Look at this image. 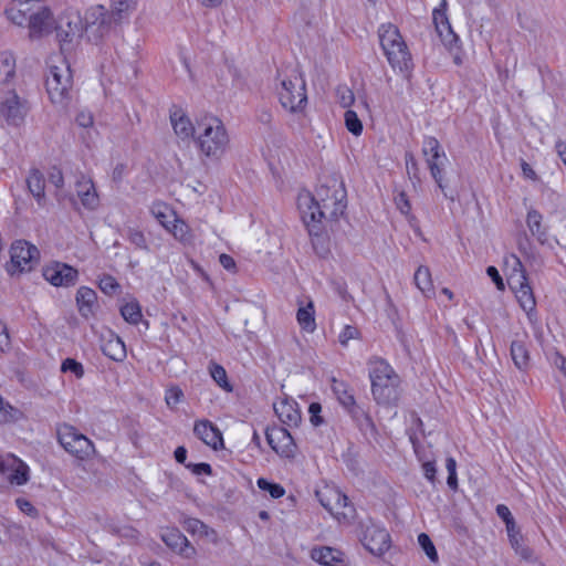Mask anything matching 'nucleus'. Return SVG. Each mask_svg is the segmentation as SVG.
Listing matches in <instances>:
<instances>
[{"mask_svg": "<svg viewBox=\"0 0 566 566\" xmlns=\"http://www.w3.org/2000/svg\"><path fill=\"white\" fill-rule=\"evenodd\" d=\"M161 539L169 548L180 554L185 558H192L196 555V548L176 527H168L164 530L161 533Z\"/></svg>", "mask_w": 566, "mask_h": 566, "instance_id": "6ab92c4d", "label": "nucleus"}, {"mask_svg": "<svg viewBox=\"0 0 566 566\" xmlns=\"http://www.w3.org/2000/svg\"><path fill=\"white\" fill-rule=\"evenodd\" d=\"M98 287L107 295H114L120 290L119 283L109 274H104L98 281Z\"/></svg>", "mask_w": 566, "mask_h": 566, "instance_id": "79ce46f5", "label": "nucleus"}, {"mask_svg": "<svg viewBox=\"0 0 566 566\" xmlns=\"http://www.w3.org/2000/svg\"><path fill=\"white\" fill-rule=\"evenodd\" d=\"M186 468L190 469L193 474L201 475L207 474L210 475L212 473L211 465L208 463H189L186 464Z\"/></svg>", "mask_w": 566, "mask_h": 566, "instance_id": "13d9d810", "label": "nucleus"}, {"mask_svg": "<svg viewBox=\"0 0 566 566\" xmlns=\"http://www.w3.org/2000/svg\"><path fill=\"white\" fill-rule=\"evenodd\" d=\"M371 395L378 405H396L399 399L400 377L381 357L373 356L367 361Z\"/></svg>", "mask_w": 566, "mask_h": 566, "instance_id": "f03ea898", "label": "nucleus"}, {"mask_svg": "<svg viewBox=\"0 0 566 566\" xmlns=\"http://www.w3.org/2000/svg\"><path fill=\"white\" fill-rule=\"evenodd\" d=\"M55 22L51 10L41 1H38L28 23L30 39H40L50 34L53 28L55 29Z\"/></svg>", "mask_w": 566, "mask_h": 566, "instance_id": "ddd939ff", "label": "nucleus"}, {"mask_svg": "<svg viewBox=\"0 0 566 566\" xmlns=\"http://www.w3.org/2000/svg\"><path fill=\"white\" fill-rule=\"evenodd\" d=\"M447 1L442 0L440 8H437L432 12V19L436 25L437 31L440 36L444 38L448 43L457 42L459 40L458 35L453 32L451 24L448 20L447 13Z\"/></svg>", "mask_w": 566, "mask_h": 566, "instance_id": "a878e982", "label": "nucleus"}, {"mask_svg": "<svg viewBox=\"0 0 566 566\" xmlns=\"http://www.w3.org/2000/svg\"><path fill=\"white\" fill-rule=\"evenodd\" d=\"M0 63L3 67L6 78L13 76L14 74V59L9 53H2L0 55Z\"/></svg>", "mask_w": 566, "mask_h": 566, "instance_id": "5fc2aeb1", "label": "nucleus"}, {"mask_svg": "<svg viewBox=\"0 0 566 566\" xmlns=\"http://www.w3.org/2000/svg\"><path fill=\"white\" fill-rule=\"evenodd\" d=\"M72 87V73L70 65L64 61L62 65H52L46 77V91L54 104H63Z\"/></svg>", "mask_w": 566, "mask_h": 566, "instance_id": "9d476101", "label": "nucleus"}, {"mask_svg": "<svg viewBox=\"0 0 566 566\" xmlns=\"http://www.w3.org/2000/svg\"><path fill=\"white\" fill-rule=\"evenodd\" d=\"M405 164H406V169H407V174H408L409 178L420 181V177H419L420 171H419L418 163L412 153L407 151L405 154Z\"/></svg>", "mask_w": 566, "mask_h": 566, "instance_id": "49530a36", "label": "nucleus"}, {"mask_svg": "<svg viewBox=\"0 0 566 566\" xmlns=\"http://www.w3.org/2000/svg\"><path fill=\"white\" fill-rule=\"evenodd\" d=\"M517 555H520L527 565H531L532 560H538L534 557L533 549H531L528 546H525L524 544L515 551Z\"/></svg>", "mask_w": 566, "mask_h": 566, "instance_id": "e2e57ef3", "label": "nucleus"}, {"mask_svg": "<svg viewBox=\"0 0 566 566\" xmlns=\"http://www.w3.org/2000/svg\"><path fill=\"white\" fill-rule=\"evenodd\" d=\"M422 469H423L424 476L431 483H434V481H436V473H437V469H436L434 462H431V461L424 462L423 465H422Z\"/></svg>", "mask_w": 566, "mask_h": 566, "instance_id": "338daca9", "label": "nucleus"}, {"mask_svg": "<svg viewBox=\"0 0 566 566\" xmlns=\"http://www.w3.org/2000/svg\"><path fill=\"white\" fill-rule=\"evenodd\" d=\"M57 440L67 453L80 460H85L95 452L93 442L71 424L64 423L57 428Z\"/></svg>", "mask_w": 566, "mask_h": 566, "instance_id": "6e6552de", "label": "nucleus"}, {"mask_svg": "<svg viewBox=\"0 0 566 566\" xmlns=\"http://www.w3.org/2000/svg\"><path fill=\"white\" fill-rule=\"evenodd\" d=\"M542 221H543V217L537 210L531 209L527 212V217H526L527 228L530 229L531 233L534 237H536L541 243H544L547 240V232H546L545 227H543Z\"/></svg>", "mask_w": 566, "mask_h": 566, "instance_id": "473e14b6", "label": "nucleus"}, {"mask_svg": "<svg viewBox=\"0 0 566 566\" xmlns=\"http://www.w3.org/2000/svg\"><path fill=\"white\" fill-rule=\"evenodd\" d=\"M315 494L319 503L339 522L350 523L354 520L356 510L339 489L325 486Z\"/></svg>", "mask_w": 566, "mask_h": 566, "instance_id": "423d86ee", "label": "nucleus"}, {"mask_svg": "<svg viewBox=\"0 0 566 566\" xmlns=\"http://www.w3.org/2000/svg\"><path fill=\"white\" fill-rule=\"evenodd\" d=\"M0 111L9 125L20 126L24 122L29 106L25 101L20 99L15 92H10L1 102Z\"/></svg>", "mask_w": 566, "mask_h": 566, "instance_id": "dca6fc26", "label": "nucleus"}, {"mask_svg": "<svg viewBox=\"0 0 566 566\" xmlns=\"http://www.w3.org/2000/svg\"><path fill=\"white\" fill-rule=\"evenodd\" d=\"M359 337V331L357 327L352 325H346L343 331L338 335V340L340 345L347 346L350 339H356Z\"/></svg>", "mask_w": 566, "mask_h": 566, "instance_id": "3c124183", "label": "nucleus"}, {"mask_svg": "<svg viewBox=\"0 0 566 566\" xmlns=\"http://www.w3.org/2000/svg\"><path fill=\"white\" fill-rule=\"evenodd\" d=\"M510 352L512 360L517 369L524 371L530 367V353L524 342L513 340Z\"/></svg>", "mask_w": 566, "mask_h": 566, "instance_id": "7c9ffc66", "label": "nucleus"}, {"mask_svg": "<svg viewBox=\"0 0 566 566\" xmlns=\"http://www.w3.org/2000/svg\"><path fill=\"white\" fill-rule=\"evenodd\" d=\"M274 411L282 423L289 427H297L302 420L298 405L295 400L284 398L274 403Z\"/></svg>", "mask_w": 566, "mask_h": 566, "instance_id": "4be33fe9", "label": "nucleus"}, {"mask_svg": "<svg viewBox=\"0 0 566 566\" xmlns=\"http://www.w3.org/2000/svg\"><path fill=\"white\" fill-rule=\"evenodd\" d=\"M119 22L103 6L91 7L84 17V31L91 42L97 43Z\"/></svg>", "mask_w": 566, "mask_h": 566, "instance_id": "0eeeda50", "label": "nucleus"}, {"mask_svg": "<svg viewBox=\"0 0 566 566\" xmlns=\"http://www.w3.org/2000/svg\"><path fill=\"white\" fill-rule=\"evenodd\" d=\"M170 122L175 134L181 140H189L196 138L197 123L192 124L187 115L181 109H176L170 113Z\"/></svg>", "mask_w": 566, "mask_h": 566, "instance_id": "b1692460", "label": "nucleus"}, {"mask_svg": "<svg viewBox=\"0 0 566 566\" xmlns=\"http://www.w3.org/2000/svg\"><path fill=\"white\" fill-rule=\"evenodd\" d=\"M345 126L355 136H359L363 133V124L358 118L356 112L347 109L344 114Z\"/></svg>", "mask_w": 566, "mask_h": 566, "instance_id": "ea45409f", "label": "nucleus"}, {"mask_svg": "<svg viewBox=\"0 0 566 566\" xmlns=\"http://www.w3.org/2000/svg\"><path fill=\"white\" fill-rule=\"evenodd\" d=\"M10 254L11 261L7 270L11 275L31 271L40 260L38 248L24 240L13 242Z\"/></svg>", "mask_w": 566, "mask_h": 566, "instance_id": "9b49d317", "label": "nucleus"}, {"mask_svg": "<svg viewBox=\"0 0 566 566\" xmlns=\"http://www.w3.org/2000/svg\"><path fill=\"white\" fill-rule=\"evenodd\" d=\"M44 279L54 286H71L77 281V270L65 263L55 262L43 269Z\"/></svg>", "mask_w": 566, "mask_h": 566, "instance_id": "f3484780", "label": "nucleus"}, {"mask_svg": "<svg viewBox=\"0 0 566 566\" xmlns=\"http://www.w3.org/2000/svg\"><path fill=\"white\" fill-rule=\"evenodd\" d=\"M265 437L269 446L280 457L287 459L295 457L296 444L287 429L283 427L268 428Z\"/></svg>", "mask_w": 566, "mask_h": 566, "instance_id": "4468645a", "label": "nucleus"}, {"mask_svg": "<svg viewBox=\"0 0 566 566\" xmlns=\"http://www.w3.org/2000/svg\"><path fill=\"white\" fill-rule=\"evenodd\" d=\"M15 504L19 507V510L24 514L32 517H35L38 515V510L33 506V504L30 501L23 497H18L15 500Z\"/></svg>", "mask_w": 566, "mask_h": 566, "instance_id": "4d7b16f0", "label": "nucleus"}, {"mask_svg": "<svg viewBox=\"0 0 566 566\" xmlns=\"http://www.w3.org/2000/svg\"><path fill=\"white\" fill-rule=\"evenodd\" d=\"M396 205L402 213H409L411 206L405 192H400L396 198Z\"/></svg>", "mask_w": 566, "mask_h": 566, "instance_id": "0e129e2a", "label": "nucleus"}, {"mask_svg": "<svg viewBox=\"0 0 566 566\" xmlns=\"http://www.w3.org/2000/svg\"><path fill=\"white\" fill-rule=\"evenodd\" d=\"M195 143L205 157L220 159L229 147L230 138L222 120L206 114L197 118Z\"/></svg>", "mask_w": 566, "mask_h": 566, "instance_id": "7ed1b4c3", "label": "nucleus"}, {"mask_svg": "<svg viewBox=\"0 0 566 566\" xmlns=\"http://www.w3.org/2000/svg\"><path fill=\"white\" fill-rule=\"evenodd\" d=\"M553 364L556 368H558L563 374L564 376L566 377V358L559 354L558 352H556L554 354V357H553Z\"/></svg>", "mask_w": 566, "mask_h": 566, "instance_id": "774afa93", "label": "nucleus"}, {"mask_svg": "<svg viewBox=\"0 0 566 566\" xmlns=\"http://www.w3.org/2000/svg\"><path fill=\"white\" fill-rule=\"evenodd\" d=\"M378 36L390 66L400 73H408L412 69V57L398 27L384 23L378 29Z\"/></svg>", "mask_w": 566, "mask_h": 566, "instance_id": "20e7f679", "label": "nucleus"}, {"mask_svg": "<svg viewBox=\"0 0 566 566\" xmlns=\"http://www.w3.org/2000/svg\"><path fill=\"white\" fill-rule=\"evenodd\" d=\"M55 31L61 51H70L73 48V43L83 34L81 17L73 12L60 15L55 22Z\"/></svg>", "mask_w": 566, "mask_h": 566, "instance_id": "f8f14e48", "label": "nucleus"}, {"mask_svg": "<svg viewBox=\"0 0 566 566\" xmlns=\"http://www.w3.org/2000/svg\"><path fill=\"white\" fill-rule=\"evenodd\" d=\"M136 0H113L108 11L119 23L134 10Z\"/></svg>", "mask_w": 566, "mask_h": 566, "instance_id": "c9c22d12", "label": "nucleus"}, {"mask_svg": "<svg viewBox=\"0 0 566 566\" xmlns=\"http://www.w3.org/2000/svg\"><path fill=\"white\" fill-rule=\"evenodd\" d=\"M27 187L30 193L34 197L39 206L45 202V179L39 169H31L27 177Z\"/></svg>", "mask_w": 566, "mask_h": 566, "instance_id": "cd10ccee", "label": "nucleus"}, {"mask_svg": "<svg viewBox=\"0 0 566 566\" xmlns=\"http://www.w3.org/2000/svg\"><path fill=\"white\" fill-rule=\"evenodd\" d=\"M361 543L371 554L382 555L390 548V535L385 528L366 526Z\"/></svg>", "mask_w": 566, "mask_h": 566, "instance_id": "a211bd4d", "label": "nucleus"}, {"mask_svg": "<svg viewBox=\"0 0 566 566\" xmlns=\"http://www.w3.org/2000/svg\"><path fill=\"white\" fill-rule=\"evenodd\" d=\"M281 87L279 88V98L281 105L291 113H297L304 109L307 97L305 81L302 75L293 70L289 75L279 73Z\"/></svg>", "mask_w": 566, "mask_h": 566, "instance_id": "39448f33", "label": "nucleus"}, {"mask_svg": "<svg viewBox=\"0 0 566 566\" xmlns=\"http://www.w3.org/2000/svg\"><path fill=\"white\" fill-rule=\"evenodd\" d=\"M322 406L319 402H312L308 407L310 421L314 427H318L324 423V419L321 416Z\"/></svg>", "mask_w": 566, "mask_h": 566, "instance_id": "864d4df0", "label": "nucleus"}, {"mask_svg": "<svg viewBox=\"0 0 566 566\" xmlns=\"http://www.w3.org/2000/svg\"><path fill=\"white\" fill-rule=\"evenodd\" d=\"M184 398V391L178 386H172L166 390L165 401L170 409L181 402Z\"/></svg>", "mask_w": 566, "mask_h": 566, "instance_id": "a18cd8bd", "label": "nucleus"}, {"mask_svg": "<svg viewBox=\"0 0 566 566\" xmlns=\"http://www.w3.org/2000/svg\"><path fill=\"white\" fill-rule=\"evenodd\" d=\"M123 318L133 325H137L142 319V310L137 302L126 303L120 307Z\"/></svg>", "mask_w": 566, "mask_h": 566, "instance_id": "58836bf2", "label": "nucleus"}, {"mask_svg": "<svg viewBox=\"0 0 566 566\" xmlns=\"http://www.w3.org/2000/svg\"><path fill=\"white\" fill-rule=\"evenodd\" d=\"M193 432L207 446L218 449L222 444V434L219 429L209 420H200L195 423Z\"/></svg>", "mask_w": 566, "mask_h": 566, "instance_id": "393cba45", "label": "nucleus"}, {"mask_svg": "<svg viewBox=\"0 0 566 566\" xmlns=\"http://www.w3.org/2000/svg\"><path fill=\"white\" fill-rule=\"evenodd\" d=\"M511 289L514 291L521 307L530 314L535 310L536 301L533 290L528 283V279L522 276H513V283H510Z\"/></svg>", "mask_w": 566, "mask_h": 566, "instance_id": "412c9836", "label": "nucleus"}, {"mask_svg": "<svg viewBox=\"0 0 566 566\" xmlns=\"http://www.w3.org/2000/svg\"><path fill=\"white\" fill-rule=\"evenodd\" d=\"M61 370L63 373L71 371L73 373L77 378H82L84 375V368L81 363L76 361L73 358H66L63 360L61 365Z\"/></svg>", "mask_w": 566, "mask_h": 566, "instance_id": "de8ad7c7", "label": "nucleus"}, {"mask_svg": "<svg viewBox=\"0 0 566 566\" xmlns=\"http://www.w3.org/2000/svg\"><path fill=\"white\" fill-rule=\"evenodd\" d=\"M184 527L187 532L192 534H203L206 533L207 526L198 518H187L184 522Z\"/></svg>", "mask_w": 566, "mask_h": 566, "instance_id": "603ef678", "label": "nucleus"}, {"mask_svg": "<svg viewBox=\"0 0 566 566\" xmlns=\"http://www.w3.org/2000/svg\"><path fill=\"white\" fill-rule=\"evenodd\" d=\"M21 416L20 410L10 406L0 397V422L14 421Z\"/></svg>", "mask_w": 566, "mask_h": 566, "instance_id": "37998d69", "label": "nucleus"}, {"mask_svg": "<svg viewBox=\"0 0 566 566\" xmlns=\"http://www.w3.org/2000/svg\"><path fill=\"white\" fill-rule=\"evenodd\" d=\"M102 352L105 356L115 361H123L126 358L125 344L117 335H111V337L103 343Z\"/></svg>", "mask_w": 566, "mask_h": 566, "instance_id": "c756f323", "label": "nucleus"}, {"mask_svg": "<svg viewBox=\"0 0 566 566\" xmlns=\"http://www.w3.org/2000/svg\"><path fill=\"white\" fill-rule=\"evenodd\" d=\"M504 263L506 269L510 270L507 274L509 284L513 283V276H515V274L522 276V279H527L526 271L520 258H517L514 254H511L505 258Z\"/></svg>", "mask_w": 566, "mask_h": 566, "instance_id": "e433bc0d", "label": "nucleus"}, {"mask_svg": "<svg viewBox=\"0 0 566 566\" xmlns=\"http://www.w3.org/2000/svg\"><path fill=\"white\" fill-rule=\"evenodd\" d=\"M413 281L424 296L430 297L434 294L431 272L428 266L420 265L415 273Z\"/></svg>", "mask_w": 566, "mask_h": 566, "instance_id": "2f4dec72", "label": "nucleus"}, {"mask_svg": "<svg viewBox=\"0 0 566 566\" xmlns=\"http://www.w3.org/2000/svg\"><path fill=\"white\" fill-rule=\"evenodd\" d=\"M311 557L324 566H344L343 553L332 547L313 548Z\"/></svg>", "mask_w": 566, "mask_h": 566, "instance_id": "bb28decb", "label": "nucleus"}, {"mask_svg": "<svg viewBox=\"0 0 566 566\" xmlns=\"http://www.w3.org/2000/svg\"><path fill=\"white\" fill-rule=\"evenodd\" d=\"M314 305L310 302L306 306H301L296 313V319L300 326L306 332H313L316 327Z\"/></svg>", "mask_w": 566, "mask_h": 566, "instance_id": "f704fd0d", "label": "nucleus"}, {"mask_svg": "<svg viewBox=\"0 0 566 566\" xmlns=\"http://www.w3.org/2000/svg\"><path fill=\"white\" fill-rule=\"evenodd\" d=\"M308 231H310V234L313 235L312 244H313V248H314L315 252L319 256H324L325 254H327L328 248H327V244H326V238L324 235L318 234L317 232H315L313 234V230L312 229H310Z\"/></svg>", "mask_w": 566, "mask_h": 566, "instance_id": "09e8293b", "label": "nucleus"}, {"mask_svg": "<svg viewBox=\"0 0 566 566\" xmlns=\"http://www.w3.org/2000/svg\"><path fill=\"white\" fill-rule=\"evenodd\" d=\"M10 348V336L7 325L0 322V353H4Z\"/></svg>", "mask_w": 566, "mask_h": 566, "instance_id": "bf43d9fd", "label": "nucleus"}, {"mask_svg": "<svg viewBox=\"0 0 566 566\" xmlns=\"http://www.w3.org/2000/svg\"><path fill=\"white\" fill-rule=\"evenodd\" d=\"M7 479L11 484L23 485L29 480V468L25 463L18 459H12L10 463V472Z\"/></svg>", "mask_w": 566, "mask_h": 566, "instance_id": "72a5a7b5", "label": "nucleus"}, {"mask_svg": "<svg viewBox=\"0 0 566 566\" xmlns=\"http://www.w3.org/2000/svg\"><path fill=\"white\" fill-rule=\"evenodd\" d=\"M76 193L84 208L95 210L99 205V197L91 178L81 176L75 184Z\"/></svg>", "mask_w": 566, "mask_h": 566, "instance_id": "5701e85b", "label": "nucleus"}, {"mask_svg": "<svg viewBox=\"0 0 566 566\" xmlns=\"http://www.w3.org/2000/svg\"><path fill=\"white\" fill-rule=\"evenodd\" d=\"M497 516L504 522L509 523L514 520L510 509L504 504H499L495 509Z\"/></svg>", "mask_w": 566, "mask_h": 566, "instance_id": "69168bd1", "label": "nucleus"}, {"mask_svg": "<svg viewBox=\"0 0 566 566\" xmlns=\"http://www.w3.org/2000/svg\"><path fill=\"white\" fill-rule=\"evenodd\" d=\"M297 207L304 223H321L325 220H337L346 209V190L343 181L331 178L326 184L316 188L315 195L310 191L301 192ZM315 228V224H313Z\"/></svg>", "mask_w": 566, "mask_h": 566, "instance_id": "f257e3e1", "label": "nucleus"}, {"mask_svg": "<svg viewBox=\"0 0 566 566\" xmlns=\"http://www.w3.org/2000/svg\"><path fill=\"white\" fill-rule=\"evenodd\" d=\"M332 390L337 401L350 415L353 419L366 417L369 420L366 412L357 405L353 389L347 382L333 378Z\"/></svg>", "mask_w": 566, "mask_h": 566, "instance_id": "2eb2a0df", "label": "nucleus"}, {"mask_svg": "<svg viewBox=\"0 0 566 566\" xmlns=\"http://www.w3.org/2000/svg\"><path fill=\"white\" fill-rule=\"evenodd\" d=\"M176 239L180 241H188V226L181 221L175 219L172 227L168 229Z\"/></svg>", "mask_w": 566, "mask_h": 566, "instance_id": "8fccbe9b", "label": "nucleus"}, {"mask_svg": "<svg viewBox=\"0 0 566 566\" xmlns=\"http://www.w3.org/2000/svg\"><path fill=\"white\" fill-rule=\"evenodd\" d=\"M209 371L212 379L218 384L219 387L228 392L232 391V386L228 381L227 371L221 365L217 363H210Z\"/></svg>", "mask_w": 566, "mask_h": 566, "instance_id": "4c0bfd02", "label": "nucleus"}, {"mask_svg": "<svg viewBox=\"0 0 566 566\" xmlns=\"http://www.w3.org/2000/svg\"><path fill=\"white\" fill-rule=\"evenodd\" d=\"M128 240L136 247L143 250L147 249L146 238L139 230L129 229Z\"/></svg>", "mask_w": 566, "mask_h": 566, "instance_id": "6e6d98bb", "label": "nucleus"}, {"mask_svg": "<svg viewBox=\"0 0 566 566\" xmlns=\"http://www.w3.org/2000/svg\"><path fill=\"white\" fill-rule=\"evenodd\" d=\"M49 180L51 184H53L56 188H61L64 185V177L62 174V170L53 167L49 172Z\"/></svg>", "mask_w": 566, "mask_h": 566, "instance_id": "052dcab7", "label": "nucleus"}, {"mask_svg": "<svg viewBox=\"0 0 566 566\" xmlns=\"http://www.w3.org/2000/svg\"><path fill=\"white\" fill-rule=\"evenodd\" d=\"M486 274L491 277L500 291L504 290V282L495 266H488Z\"/></svg>", "mask_w": 566, "mask_h": 566, "instance_id": "680f3d73", "label": "nucleus"}, {"mask_svg": "<svg viewBox=\"0 0 566 566\" xmlns=\"http://www.w3.org/2000/svg\"><path fill=\"white\" fill-rule=\"evenodd\" d=\"M97 303V294L87 286H81L76 292V304L82 316L88 317L93 314Z\"/></svg>", "mask_w": 566, "mask_h": 566, "instance_id": "c85d7f7f", "label": "nucleus"}, {"mask_svg": "<svg viewBox=\"0 0 566 566\" xmlns=\"http://www.w3.org/2000/svg\"><path fill=\"white\" fill-rule=\"evenodd\" d=\"M256 485L262 491L269 492L271 497L273 499H280L285 494V490L281 484L270 482L264 478H259L256 481Z\"/></svg>", "mask_w": 566, "mask_h": 566, "instance_id": "a19ab883", "label": "nucleus"}, {"mask_svg": "<svg viewBox=\"0 0 566 566\" xmlns=\"http://www.w3.org/2000/svg\"><path fill=\"white\" fill-rule=\"evenodd\" d=\"M39 0H14L6 9L7 18L17 25H28Z\"/></svg>", "mask_w": 566, "mask_h": 566, "instance_id": "aec40b11", "label": "nucleus"}, {"mask_svg": "<svg viewBox=\"0 0 566 566\" xmlns=\"http://www.w3.org/2000/svg\"><path fill=\"white\" fill-rule=\"evenodd\" d=\"M418 542H419V545L424 551V553L428 556V558L431 562H437L438 560V553H437V549H436L432 541L430 539V537L426 533H421L418 536Z\"/></svg>", "mask_w": 566, "mask_h": 566, "instance_id": "c03bdc74", "label": "nucleus"}, {"mask_svg": "<svg viewBox=\"0 0 566 566\" xmlns=\"http://www.w3.org/2000/svg\"><path fill=\"white\" fill-rule=\"evenodd\" d=\"M422 155L426 158L430 175L441 191L446 190L443 182L444 167L449 159L440 145V142L433 136H426L422 142ZM447 197V193L443 192Z\"/></svg>", "mask_w": 566, "mask_h": 566, "instance_id": "1a4fd4ad", "label": "nucleus"}]
</instances>
